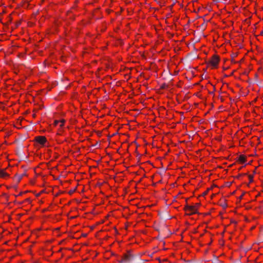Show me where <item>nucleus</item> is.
Wrapping results in <instances>:
<instances>
[{
    "instance_id": "1",
    "label": "nucleus",
    "mask_w": 263,
    "mask_h": 263,
    "mask_svg": "<svg viewBox=\"0 0 263 263\" xmlns=\"http://www.w3.org/2000/svg\"><path fill=\"white\" fill-rule=\"evenodd\" d=\"M219 57L216 55H213L210 61V63L213 67H216L219 63Z\"/></svg>"
},
{
    "instance_id": "2",
    "label": "nucleus",
    "mask_w": 263,
    "mask_h": 263,
    "mask_svg": "<svg viewBox=\"0 0 263 263\" xmlns=\"http://www.w3.org/2000/svg\"><path fill=\"white\" fill-rule=\"evenodd\" d=\"M35 141L43 145L46 142V139L44 136H37L35 137Z\"/></svg>"
},
{
    "instance_id": "3",
    "label": "nucleus",
    "mask_w": 263,
    "mask_h": 263,
    "mask_svg": "<svg viewBox=\"0 0 263 263\" xmlns=\"http://www.w3.org/2000/svg\"><path fill=\"white\" fill-rule=\"evenodd\" d=\"M189 212H190V213H189V215H192V214H196L197 213V208L196 206H191L190 207H189Z\"/></svg>"
},
{
    "instance_id": "4",
    "label": "nucleus",
    "mask_w": 263,
    "mask_h": 263,
    "mask_svg": "<svg viewBox=\"0 0 263 263\" xmlns=\"http://www.w3.org/2000/svg\"><path fill=\"white\" fill-rule=\"evenodd\" d=\"M9 176V175L5 172L4 170H1L0 169V177L2 178H6Z\"/></svg>"
},
{
    "instance_id": "5",
    "label": "nucleus",
    "mask_w": 263,
    "mask_h": 263,
    "mask_svg": "<svg viewBox=\"0 0 263 263\" xmlns=\"http://www.w3.org/2000/svg\"><path fill=\"white\" fill-rule=\"evenodd\" d=\"M25 175H26L25 173H23L21 175L16 174V175L15 176V179L17 182H20L21 181V180L22 179V178L23 177V176H24Z\"/></svg>"
},
{
    "instance_id": "6",
    "label": "nucleus",
    "mask_w": 263,
    "mask_h": 263,
    "mask_svg": "<svg viewBox=\"0 0 263 263\" xmlns=\"http://www.w3.org/2000/svg\"><path fill=\"white\" fill-rule=\"evenodd\" d=\"M239 161L241 163H245L246 161V157L243 155H240L239 157Z\"/></svg>"
},
{
    "instance_id": "7",
    "label": "nucleus",
    "mask_w": 263,
    "mask_h": 263,
    "mask_svg": "<svg viewBox=\"0 0 263 263\" xmlns=\"http://www.w3.org/2000/svg\"><path fill=\"white\" fill-rule=\"evenodd\" d=\"M59 123H61L60 126L62 127L63 126V124L64 123V120H61V121L55 120V121H54V124L55 125H58Z\"/></svg>"
},
{
    "instance_id": "8",
    "label": "nucleus",
    "mask_w": 263,
    "mask_h": 263,
    "mask_svg": "<svg viewBox=\"0 0 263 263\" xmlns=\"http://www.w3.org/2000/svg\"><path fill=\"white\" fill-rule=\"evenodd\" d=\"M191 205H186L185 208H184V210L186 211H189V207H190Z\"/></svg>"
},
{
    "instance_id": "9",
    "label": "nucleus",
    "mask_w": 263,
    "mask_h": 263,
    "mask_svg": "<svg viewBox=\"0 0 263 263\" xmlns=\"http://www.w3.org/2000/svg\"><path fill=\"white\" fill-rule=\"evenodd\" d=\"M166 86V85L165 84H163L161 85V88L162 89H164Z\"/></svg>"
},
{
    "instance_id": "10",
    "label": "nucleus",
    "mask_w": 263,
    "mask_h": 263,
    "mask_svg": "<svg viewBox=\"0 0 263 263\" xmlns=\"http://www.w3.org/2000/svg\"><path fill=\"white\" fill-rule=\"evenodd\" d=\"M249 177V179H250V182H252L253 181V176L250 175Z\"/></svg>"
},
{
    "instance_id": "11",
    "label": "nucleus",
    "mask_w": 263,
    "mask_h": 263,
    "mask_svg": "<svg viewBox=\"0 0 263 263\" xmlns=\"http://www.w3.org/2000/svg\"><path fill=\"white\" fill-rule=\"evenodd\" d=\"M200 205V203H196L194 206H196L197 209L198 208V207Z\"/></svg>"
},
{
    "instance_id": "12",
    "label": "nucleus",
    "mask_w": 263,
    "mask_h": 263,
    "mask_svg": "<svg viewBox=\"0 0 263 263\" xmlns=\"http://www.w3.org/2000/svg\"><path fill=\"white\" fill-rule=\"evenodd\" d=\"M206 194H207V191H206V192H204V193H203V196H204V195H205Z\"/></svg>"
},
{
    "instance_id": "13",
    "label": "nucleus",
    "mask_w": 263,
    "mask_h": 263,
    "mask_svg": "<svg viewBox=\"0 0 263 263\" xmlns=\"http://www.w3.org/2000/svg\"><path fill=\"white\" fill-rule=\"evenodd\" d=\"M73 192H74V191H70L69 192V193H70V194H72V193H73Z\"/></svg>"
},
{
    "instance_id": "14",
    "label": "nucleus",
    "mask_w": 263,
    "mask_h": 263,
    "mask_svg": "<svg viewBox=\"0 0 263 263\" xmlns=\"http://www.w3.org/2000/svg\"><path fill=\"white\" fill-rule=\"evenodd\" d=\"M223 207H226V206H227V205H225V204H223Z\"/></svg>"
},
{
    "instance_id": "15",
    "label": "nucleus",
    "mask_w": 263,
    "mask_h": 263,
    "mask_svg": "<svg viewBox=\"0 0 263 263\" xmlns=\"http://www.w3.org/2000/svg\"><path fill=\"white\" fill-rule=\"evenodd\" d=\"M223 207H226V206H227V205H225V204H223Z\"/></svg>"
},
{
    "instance_id": "16",
    "label": "nucleus",
    "mask_w": 263,
    "mask_h": 263,
    "mask_svg": "<svg viewBox=\"0 0 263 263\" xmlns=\"http://www.w3.org/2000/svg\"><path fill=\"white\" fill-rule=\"evenodd\" d=\"M242 196H243V195H242L241 196H240V198H241L242 197Z\"/></svg>"
}]
</instances>
